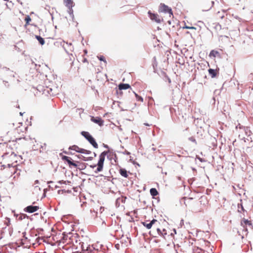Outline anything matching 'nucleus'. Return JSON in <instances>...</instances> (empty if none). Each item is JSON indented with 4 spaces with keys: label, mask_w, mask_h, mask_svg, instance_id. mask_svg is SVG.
Masks as SVG:
<instances>
[{
    "label": "nucleus",
    "mask_w": 253,
    "mask_h": 253,
    "mask_svg": "<svg viewBox=\"0 0 253 253\" xmlns=\"http://www.w3.org/2000/svg\"><path fill=\"white\" fill-rule=\"evenodd\" d=\"M23 237L21 239V243L26 247L30 246L31 240L26 236V233H23Z\"/></svg>",
    "instance_id": "obj_8"
},
{
    "label": "nucleus",
    "mask_w": 253,
    "mask_h": 253,
    "mask_svg": "<svg viewBox=\"0 0 253 253\" xmlns=\"http://www.w3.org/2000/svg\"><path fill=\"white\" fill-rule=\"evenodd\" d=\"M26 216V215L25 214H20L17 216L18 219L19 220H22L23 219L25 218Z\"/></svg>",
    "instance_id": "obj_27"
},
{
    "label": "nucleus",
    "mask_w": 253,
    "mask_h": 253,
    "mask_svg": "<svg viewBox=\"0 0 253 253\" xmlns=\"http://www.w3.org/2000/svg\"><path fill=\"white\" fill-rule=\"evenodd\" d=\"M36 38L37 39L41 44L43 45L44 44V40L42 37L40 36H36Z\"/></svg>",
    "instance_id": "obj_25"
},
{
    "label": "nucleus",
    "mask_w": 253,
    "mask_h": 253,
    "mask_svg": "<svg viewBox=\"0 0 253 253\" xmlns=\"http://www.w3.org/2000/svg\"><path fill=\"white\" fill-rule=\"evenodd\" d=\"M119 173L122 176L125 178H127L128 176V172L124 169H120L119 170Z\"/></svg>",
    "instance_id": "obj_20"
},
{
    "label": "nucleus",
    "mask_w": 253,
    "mask_h": 253,
    "mask_svg": "<svg viewBox=\"0 0 253 253\" xmlns=\"http://www.w3.org/2000/svg\"><path fill=\"white\" fill-rule=\"evenodd\" d=\"M62 160L67 162L70 168H74L79 169V170H84L86 168V164L83 162H81L78 160H74L71 157L63 156L62 157Z\"/></svg>",
    "instance_id": "obj_2"
},
{
    "label": "nucleus",
    "mask_w": 253,
    "mask_h": 253,
    "mask_svg": "<svg viewBox=\"0 0 253 253\" xmlns=\"http://www.w3.org/2000/svg\"><path fill=\"white\" fill-rule=\"evenodd\" d=\"M241 226L243 227L244 228V230L246 232L248 231L247 226H249L251 228L253 227V223L252 220H248L245 218H243L240 221Z\"/></svg>",
    "instance_id": "obj_6"
},
{
    "label": "nucleus",
    "mask_w": 253,
    "mask_h": 253,
    "mask_svg": "<svg viewBox=\"0 0 253 253\" xmlns=\"http://www.w3.org/2000/svg\"><path fill=\"white\" fill-rule=\"evenodd\" d=\"M148 13L149 15L150 19L158 23H160L161 22L162 19L159 16V15L158 14L153 13L150 11H149Z\"/></svg>",
    "instance_id": "obj_7"
},
{
    "label": "nucleus",
    "mask_w": 253,
    "mask_h": 253,
    "mask_svg": "<svg viewBox=\"0 0 253 253\" xmlns=\"http://www.w3.org/2000/svg\"><path fill=\"white\" fill-rule=\"evenodd\" d=\"M18 157L13 152L5 153L2 155V163L7 166H13L18 167L17 164Z\"/></svg>",
    "instance_id": "obj_3"
},
{
    "label": "nucleus",
    "mask_w": 253,
    "mask_h": 253,
    "mask_svg": "<svg viewBox=\"0 0 253 253\" xmlns=\"http://www.w3.org/2000/svg\"><path fill=\"white\" fill-rule=\"evenodd\" d=\"M1 169L2 172L6 176L10 177L13 174H16V176H19L20 174V170L18 169V167L13 166H7L3 164Z\"/></svg>",
    "instance_id": "obj_4"
},
{
    "label": "nucleus",
    "mask_w": 253,
    "mask_h": 253,
    "mask_svg": "<svg viewBox=\"0 0 253 253\" xmlns=\"http://www.w3.org/2000/svg\"><path fill=\"white\" fill-rule=\"evenodd\" d=\"M150 193L153 197L158 195V192L156 188H153L150 190Z\"/></svg>",
    "instance_id": "obj_23"
},
{
    "label": "nucleus",
    "mask_w": 253,
    "mask_h": 253,
    "mask_svg": "<svg viewBox=\"0 0 253 253\" xmlns=\"http://www.w3.org/2000/svg\"><path fill=\"white\" fill-rule=\"evenodd\" d=\"M59 183L62 184V183H66V181H64L63 180H61L59 182Z\"/></svg>",
    "instance_id": "obj_36"
},
{
    "label": "nucleus",
    "mask_w": 253,
    "mask_h": 253,
    "mask_svg": "<svg viewBox=\"0 0 253 253\" xmlns=\"http://www.w3.org/2000/svg\"><path fill=\"white\" fill-rule=\"evenodd\" d=\"M82 253H92L90 248L89 247H84L83 243L82 244Z\"/></svg>",
    "instance_id": "obj_21"
},
{
    "label": "nucleus",
    "mask_w": 253,
    "mask_h": 253,
    "mask_svg": "<svg viewBox=\"0 0 253 253\" xmlns=\"http://www.w3.org/2000/svg\"><path fill=\"white\" fill-rule=\"evenodd\" d=\"M135 96H136V98L137 99V100H138V101H141V102H143V98H142V97H141V96H139V95H138L137 94H136V93H135Z\"/></svg>",
    "instance_id": "obj_29"
},
{
    "label": "nucleus",
    "mask_w": 253,
    "mask_h": 253,
    "mask_svg": "<svg viewBox=\"0 0 253 253\" xmlns=\"http://www.w3.org/2000/svg\"><path fill=\"white\" fill-rule=\"evenodd\" d=\"M99 59L100 60V61H103L105 62H106L105 59V58L104 56H101L100 57H98Z\"/></svg>",
    "instance_id": "obj_33"
},
{
    "label": "nucleus",
    "mask_w": 253,
    "mask_h": 253,
    "mask_svg": "<svg viewBox=\"0 0 253 253\" xmlns=\"http://www.w3.org/2000/svg\"><path fill=\"white\" fill-rule=\"evenodd\" d=\"M91 121L93 123L98 124L99 126H102L103 125L104 121L100 117H91Z\"/></svg>",
    "instance_id": "obj_12"
},
{
    "label": "nucleus",
    "mask_w": 253,
    "mask_h": 253,
    "mask_svg": "<svg viewBox=\"0 0 253 253\" xmlns=\"http://www.w3.org/2000/svg\"><path fill=\"white\" fill-rule=\"evenodd\" d=\"M39 209L38 206H29L24 209V211L29 213H33L37 211Z\"/></svg>",
    "instance_id": "obj_11"
},
{
    "label": "nucleus",
    "mask_w": 253,
    "mask_h": 253,
    "mask_svg": "<svg viewBox=\"0 0 253 253\" xmlns=\"http://www.w3.org/2000/svg\"><path fill=\"white\" fill-rule=\"evenodd\" d=\"M64 3L68 8H71L73 6V2L72 0H64Z\"/></svg>",
    "instance_id": "obj_22"
},
{
    "label": "nucleus",
    "mask_w": 253,
    "mask_h": 253,
    "mask_svg": "<svg viewBox=\"0 0 253 253\" xmlns=\"http://www.w3.org/2000/svg\"><path fill=\"white\" fill-rule=\"evenodd\" d=\"M84 52L85 54H86L87 53V50H84Z\"/></svg>",
    "instance_id": "obj_40"
},
{
    "label": "nucleus",
    "mask_w": 253,
    "mask_h": 253,
    "mask_svg": "<svg viewBox=\"0 0 253 253\" xmlns=\"http://www.w3.org/2000/svg\"><path fill=\"white\" fill-rule=\"evenodd\" d=\"M83 62H88L87 60L86 59V58H84Z\"/></svg>",
    "instance_id": "obj_35"
},
{
    "label": "nucleus",
    "mask_w": 253,
    "mask_h": 253,
    "mask_svg": "<svg viewBox=\"0 0 253 253\" xmlns=\"http://www.w3.org/2000/svg\"><path fill=\"white\" fill-rule=\"evenodd\" d=\"M217 18H218V17L221 18V19H223V18H224V13H220V12H218L217 13Z\"/></svg>",
    "instance_id": "obj_28"
},
{
    "label": "nucleus",
    "mask_w": 253,
    "mask_h": 253,
    "mask_svg": "<svg viewBox=\"0 0 253 253\" xmlns=\"http://www.w3.org/2000/svg\"><path fill=\"white\" fill-rule=\"evenodd\" d=\"M231 23V21L230 19L225 18L224 22L222 23V25L224 28L228 29V27L230 26Z\"/></svg>",
    "instance_id": "obj_17"
},
{
    "label": "nucleus",
    "mask_w": 253,
    "mask_h": 253,
    "mask_svg": "<svg viewBox=\"0 0 253 253\" xmlns=\"http://www.w3.org/2000/svg\"><path fill=\"white\" fill-rule=\"evenodd\" d=\"M52 89L51 88L46 87L43 90V94L46 95L49 94L50 96L54 95V93L52 92Z\"/></svg>",
    "instance_id": "obj_18"
},
{
    "label": "nucleus",
    "mask_w": 253,
    "mask_h": 253,
    "mask_svg": "<svg viewBox=\"0 0 253 253\" xmlns=\"http://www.w3.org/2000/svg\"><path fill=\"white\" fill-rule=\"evenodd\" d=\"M160 9L162 12L168 13L169 14V16L172 15V11L171 9L168 7L167 5L164 4H161L160 5Z\"/></svg>",
    "instance_id": "obj_10"
},
{
    "label": "nucleus",
    "mask_w": 253,
    "mask_h": 253,
    "mask_svg": "<svg viewBox=\"0 0 253 253\" xmlns=\"http://www.w3.org/2000/svg\"><path fill=\"white\" fill-rule=\"evenodd\" d=\"M78 158L80 159H83L84 161H86V160L85 159V157L83 155H78Z\"/></svg>",
    "instance_id": "obj_32"
},
{
    "label": "nucleus",
    "mask_w": 253,
    "mask_h": 253,
    "mask_svg": "<svg viewBox=\"0 0 253 253\" xmlns=\"http://www.w3.org/2000/svg\"><path fill=\"white\" fill-rule=\"evenodd\" d=\"M38 183H39V180H36L35 181V184H38Z\"/></svg>",
    "instance_id": "obj_38"
},
{
    "label": "nucleus",
    "mask_w": 253,
    "mask_h": 253,
    "mask_svg": "<svg viewBox=\"0 0 253 253\" xmlns=\"http://www.w3.org/2000/svg\"><path fill=\"white\" fill-rule=\"evenodd\" d=\"M157 230L158 231V233L160 234H161L163 236H165L167 234V233L166 232V230L165 229H163V231H161V230L160 228H157Z\"/></svg>",
    "instance_id": "obj_26"
},
{
    "label": "nucleus",
    "mask_w": 253,
    "mask_h": 253,
    "mask_svg": "<svg viewBox=\"0 0 253 253\" xmlns=\"http://www.w3.org/2000/svg\"><path fill=\"white\" fill-rule=\"evenodd\" d=\"M189 140L193 142H194L195 144H197V142L196 139L194 137H190L189 138Z\"/></svg>",
    "instance_id": "obj_30"
},
{
    "label": "nucleus",
    "mask_w": 253,
    "mask_h": 253,
    "mask_svg": "<svg viewBox=\"0 0 253 253\" xmlns=\"http://www.w3.org/2000/svg\"><path fill=\"white\" fill-rule=\"evenodd\" d=\"M209 73L212 78H215L217 74H218L219 69H210L208 70Z\"/></svg>",
    "instance_id": "obj_13"
},
{
    "label": "nucleus",
    "mask_w": 253,
    "mask_h": 253,
    "mask_svg": "<svg viewBox=\"0 0 253 253\" xmlns=\"http://www.w3.org/2000/svg\"><path fill=\"white\" fill-rule=\"evenodd\" d=\"M69 149L71 150H74V151H75L77 152L81 153V152H84V151L83 150V148H81L79 146L75 145L70 146L69 148Z\"/></svg>",
    "instance_id": "obj_14"
},
{
    "label": "nucleus",
    "mask_w": 253,
    "mask_h": 253,
    "mask_svg": "<svg viewBox=\"0 0 253 253\" xmlns=\"http://www.w3.org/2000/svg\"><path fill=\"white\" fill-rule=\"evenodd\" d=\"M83 150L84 151V152H81V153L89 154L91 153V151L87 150H85V149H83Z\"/></svg>",
    "instance_id": "obj_31"
},
{
    "label": "nucleus",
    "mask_w": 253,
    "mask_h": 253,
    "mask_svg": "<svg viewBox=\"0 0 253 253\" xmlns=\"http://www.w3.org/2000/svg\"><path fill=\"white\" fill-rule=\"evenodd\" d=\"M81 134L84 136L89 142L95 148H98V145L95 141L94 138L87 131H82Z\"/></svg>",
    "instance_id": "obj_5"
},
{
    "label": "nucleus",
    "mask_w": 253,
    "mask_h": 253,
    "mask_svg": "<svg viewBox=\"0 0 253 253\" xmlns=\"http://www.w3.org/2000/svg\"><path fill=\"white\" fill-rule=\"evenodd\" d=\"M107 156V158L111 159L114 156V153L110 150L105 151L102 152L99 155V159L97 164L94 166H90L92 168L97 167L95 172L96 173L101 171L103 170V164L105 160V156Z\"/></svg>",
    "instance_id": "obj_1"
},
{
    "label": "nucleus",
    "mask_w": 253,
    "mask_h": 253,
    "mask_svg": "<svg viewBox=\"0 0 253 253\" xmlns=\"http://www.w3.org/2000/svg\"><path fill=\"white\" fill-rule=\"evenodd\" d=\"M156 223H159L157 220L156 219H153L151 221H149L148 220L145 221L144 222H142V224L146 227L147 229H150L152 225L156 224Z\"/></svg>",
    "instance_id": "obj_9"
},
{
    "label": "nucleus",
    "mask_w": 253,
    "mask_h": 253,
    "mask_svg": "<svg viewBox=\"0 0 253 253\" xmlns=\"http://www.w3.org/2000/svg\"><path fill=\"white\" fill-rule=\"evenodd\" d=\"M219 52L218 51L215 50H212L209 54V56L211 58H215L216 56H219Z\"/></svg>",
    "instance_id": "obj_19"
},
{
    "label": "nucleus",
    "mask_w": 253,
    "mask_h": 253,
    "mask_svg": "<svg viewBox=\"0 0 253 253\" xmlns=\"http://www.w3.org/2000/svg\"><path fill=\"white\" fill-rule=\"evenodd\" d=\"M189 26H188L185 25V26L183 27V28L188 29H189Z\"/></svg>",
    "instance_id": "obj_37"
},
{
    "label": "nucleus",
    "mask_w": 253,
    "mask_h": 253,
    "mask_svg": "<svg viewBox=\"0 0 253 253\" xmlns=\"http://www.w3.org/2000/svg\"><path fill=\"white\" fill-rule=\"evenodd\" d=\"M130 87V85L127 84H120L118 86V88L120 90L128 89Z\"/></svg>",
    "instance_id": "obj_16"
},
{
    "label": "nucleus",
    "mask_w": 253,
    "mask_h": 253,
    "mask_svg": "<svg viewBox=\"0 0 253 253\" xmlns=\"http://www.w3.org/2000/svg\"><path fill=\"white\" fill-rule=\"evenodd\" d=\"M19 128H20V126H18V127H17L16 128H15V131H16V130H17V131H18Z\"/></svg>",
    "instance_id": "obj_39"
},
{
    "label": "nucleus",
    "mask_w": 253,
    "mask_h": 253,
    "mask_svg": "<svg viewBox=\"0 0 253 253\" xmlns=\"http://www.w3.org/2000/svg\"><path fill=\"white\" fill-rule=\"evenodd\" d=\"M188 29H194V30H196V28L195 27H190V26H189Z\"/></svg>",
    "instance_id": "obj_34"
},
{
    "label": "nucleus",
    "mask_w": 253,
    "mask_h": 253,
    "mask_svg": "<svg viewBox=\"0 0 253 253\" xmlns=\"http://www.w3.org/2000/svg\"><path fill=\"white\" fill-rule=\"evenodd\" d=\"M26 22L25 27H26L28 25H30V22L32 21V19L29 15H27L24 19Z\"/></svg>",
    "instance_id": "obj_24"
},
{
    "label": "nucleus",
    "mask_w": 253,
    "mask_h": 253,
    "mask_svg": "<svg viewBox=\"0 0 253 253\" xmlns=\"http://www.w3.org/2000/svg\"><path fill=\"white\" fill-rule=\"evenodd\" d=\"M184 204L186 206H192L193 204V199L192 198H184Z\"/></svg>",
    "instance_id": "obj_15"
}]
</instances>
